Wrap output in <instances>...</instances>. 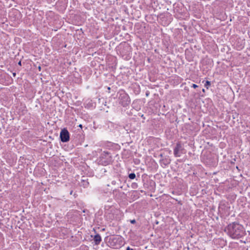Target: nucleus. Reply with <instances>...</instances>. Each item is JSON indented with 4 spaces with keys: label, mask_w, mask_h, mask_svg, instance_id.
Listing matches in <instances>:
<instances>
[{
    "label": "nucleus",
    "mask_w": 250,
    "mask_h": 250,
    "mask_svg": "<svg viewBox=\"0 0 250 250\" xmlns=\"http://www.w3.org/2000/svg\"><path fill=\"white\" fill-rule=\"evenodd\" d=\"M225 231L233 239L240 238L246 234L243 226L236 222L229 224L225 229Z\"/></svg>",
    "instance_id": "obj_1"
},
{
    "label": "nucleus",
    "mask_w": 250,
    "mask_h": 250,
    "mask_svg": "<svg viewBox=\"0 0 250 250\" xmlns=\"http://www.w3.org/2000/svg\"><path fill=\"white\" fill-rule=\"evenodd\" d=\"M109 243L114 249H119L125 243L123 237L121 236H115L109 239Z\"/></svg>",
    "instance_id": "obj_2"
},
{
    "label": "nucleus",
    "mask_w": 250,
    "mask_h": 250,
    "mask_svg": "<svg viewBox=\"0 0 250 250\" xmlns=\"http://www.w3.org/2000/svg\"><path fill=\"white\" fill-rule=\"evenodd\" d=\"M119 99L120 101V104L124 107L127 106L130 103V99L129 96L125 92L120 94Z\"/></svg>",
    "instance_id": "obj_3"
},
{
    "label": "nucleus",
    "mask_w": 250,
    "mask_h": 250,
    "mask_svg": "<svg viewBox=\"0 0 250 250\" xmlns=\"http://www.w3.org/2000/svg\"><path fill=\"white\" fill-rule=\"evenodd\" d=\"M186 150L184 148L183 145L180 143H177L173 150V153L174 156L176 157H179L182 154L186 153Z\"/></svg>",
    "instance_id": "obj_4"
},
{
    "label": "nucleus",
    "mask_w": 250,
    "mask_h": 250,
    "mask_svg": "<svg viewBox=\"0 0 250 250\" xmlns=\"http://www.w3.org/2000/svg\"><path fill=\"white\" fill-rule=\"evenodd\" d=\"M60 137L62 142L65 143L69 141L70 139L69 133L67 129L64 128L62 129Z\"/></svg>",
    "instance_id": "obj_5"
},
{
    "label": "nucleus",
    "mask_w": 250,
    "mask_h": 250,
    "mask_svg": "<svg viewBox=\"0 0 250 250\" xmlns=\"http://www.w3.org/2000/svg\"><path fill=\"white\" fill-rule=\"evenodd\" d=\"M93 241L95 245H98L100 244L102 241V238L100 234H96L93 238Z\"/></svg>",
    "instance_id": "obj_6"
},
{
    "label": "nucleus",
    "mask_w": 250,
    "mask_h": 250,
    "mask_svg": "<svg viewBox=\"0 0 250 250\" xmlns=\"http://www.w3.org/2000/svg\"><path fill=\"white\" fill-rule=\"evenodd\" d=\"M82 182L83 183V186L84 187V188H86L88 187V185H89V183L84 180H82Z\"/></svg>",
    "instance_id": "obj_7"
},
{
    "label": "nucleus",
    "mask_w": 250,
    "mask_h": 250,
    "mask_svg": "<svg viewBox=\"0 0 250 250\" xmlns=\"http://www.w3.org/2000/svg\"><path fill=\"white\" fill-rule=\"evenodd\" d=\"M211 85V83L209 81H207L204 84V86L207 88L208 89L209 86H210Z\"/></svg>",
    "instance_id": "obj_8"
},
{
    "label": "nucleus",
    "mask_w": 250,
    "mask_h": 250,
    "mask_svg": "<svg viewBox=\"0 0 250 250\" xmlns=\"http://www.w3.org/2000/svg\"><path fill=\"white\" fill-rule=\"evenodd\" d=\"M128 177L130 179H134L136 177V175L134 173H131L129 174L128 175Z\"/></svg>",
    "instance_id": "obj_9"
},
{
    "label": "nucleus",
    "mask_w": 250,
    "mask_h": 250,
    "mask_svg": "<svg viewBox=\"0 0 250 250\" xmlns=\"http://www.w3.org/2000/svg\"><path fill=\"white\" fill-rule=\"evenodd\" d=\"M163 164L165 165V166H167V165L170 162H169V160H163Z\"/></svg>",
    "instance_id": "obj_10"
},
{
    "label": "nucleus",
    "mask_w": 250,
    "mask_h": 250,
    "mask_svg": "<svg viewBox=\"0 0 250 250\" xmlns=\"http://www.w3.org/2000/svg\"><path fill=\"white\" fill-rule=\"evenodd\" d=\"M191 86H192V87H193L194 88H196L198 87V85H196V84H192Z\"/></svg>",
    "instance_id": "obj_11"
},
{
    "label": "nucleus",
    "mask_w": 250,
    "mask_h": 250,
    "mask_svg": "<svg viewBox=\"0 0 250 250\" xmlns=\"http://www.w3.org/2000/svg\"><path fill=\"white\" fill-rule=\"evenodd\" d=\"M130 223L132 224H134L136 223V220L135 219H133V220H130Z\"/></svg>",
    "instance_id": "obj_12"
},
{
    "label": "nucleus",
    "mask_w": 250,
    "mask_h": 250,
    "mask_svg": "<svg viewBox=\"0 0 250 250\" xmlns=\"http://www.w3.org/2000/svg\"><path fill=\"white\" fill-rule=\"evenodd\" d=\"M149 94V92L148 91H146V97L148 96Z\"/></svg>",
    "instance_id": "obj_13"
},
{
    "label": "nucleus",
    "mask_w": 250,
    "mask_h": 250,
    "mask_svg": "<svg viewBox=\"0 0 250 250\" xmlns=\"http://www.w3.org/2000/svg\"><path fill=\"white\" fill-rule=\"evenodd\" d=\"M126 250H133L132 249H130L129 247H128L127 248H126Z\"/></svg>",
    "instance_id": "obj_14"
},
{
    "label": "nucleus",
    "mask_w": 250,
    "mask_h": 250,
    "mask_svg": "<svg viewBox=\"0 0 250 250\" xmlns=\"http://www.w3.org/2000/svg\"><path fill=\"white\" fill-rule=\"evenodd\" d=\"M12 74H13V77H15L16 76V73L15 72H13Z\"/></svg>",
    "instance_id": "obj_15"
},
{
    "label": "nucleus",
    "mask_w": 250,
    "mask_h": 250,
    "mask_svg": "<svg viewBox=\"0 0 250 250\" xmlns=\"http://www.w3.org/2000/svg\"><path fill=\"white\" fill-rule=\"evenodd\" d=\"M243 46H241L238 49L240 50L243 48Z\"/></svg>",
    "instance_id": "obj_16"
},
{
    "label": "nucleus",
    "mask_w": 250,
    "mask_h": 250,
    "mask_svg": "<svg viewBox=\"0 0 250 250\" xmlns=\"http://www.w3.org/2000/svg\"><path fill=\"white\" fill-rule=\"evenodd\" d=\"M79 127H80L81 128H82V127H83L82 125H81V124L79 125Z\"/></svg>",
    "instance_id": "obj_17"
},
{
    "label": "nucleus",
    "mask_w": 250,
    "mask_h": 250,
    "mask_svg": "<svg viewBox=\"0 0 250 250\" xmlns=\"http://www.w3.org/2000/svg\"><path fill=\"white\" fill-rule=\"evenodd\" d=\"M18 64H19V65H21V61H20V62H18Z\"/></svg>",
    "instance_id": "obj_18"
},
{
    "label": "nucleus",
    "mask_w": 250,
    "mask_h": 250,
    "mask_svg": "<svg viewBox=\"0 0 250 250\" xmlns=\"http://www.w3.org/2000/svg\"><path fill=\"white\" fill-rule=\"evenodd\" d=\"M72 193H73V191L72 190L70 191V194L71 195V194H72Z\"/></svg>",
    "instance_id": "obj_19"
},
{
    "label": "nucleus",
    "mask_w": 250,
    "mask_h": 250,
    "mask_svg": "<svg viewBox=\"0 0 250 250\" xmlns=\"http://www.w3.org/2000/svg\"><path fill=\"white\" fill-rule=\"evenodd\" d=\"M202 91H203V92H205V89H202Z\"/></svg>",
    "instance_id": "obj_20"
},
{
    "label": "nucleus",
    "mask_w": 250,
    "mask_h": 250,
    "mask_svg": "<svg viewBox=\"0 0 250 250\" xmlns=\"http://www.w3.org/2000/svg\"><path fill=\"white\" fill-rule=\"evenodd\" d=\"M105 153H106V154H107V155H108V154H109L108 152H105Z\"/></svg>",
    "instance_id": "obj_21"
}]
</instances>
